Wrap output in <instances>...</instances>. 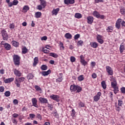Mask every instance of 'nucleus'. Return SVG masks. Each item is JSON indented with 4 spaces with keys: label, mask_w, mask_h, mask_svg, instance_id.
<instances>
[{
    "label": "nucleus",
    "mask_w": 125,
    "mask_h": 125,
    "mask_svg": "<svg viewBox=\"0 0 125 125\" xmlns=\"http://www.w3.org/2000/svg\"><path fill=\"white\" fill-rule=\"evenodd\" d=\"M70 61L71 62H74L76 61V58L75 57L72 56L70 57Z\"/></svg>",
    "instance_id": "nucleus-55"
},
{
    "label": "nucleus",
    "mask_w": 125,
    "mask_h": 125,
    "mask_svg": "<svg viewBox=\"0 0 125 125\" xmlns=\"http://www.w3.org/2000/svg\"><path fill=\"white\" fill-rule=\"evenodd\" d=\"M42 52H43L44 53H49V50H47V49H44V48H42Z\"/></svg>",
    "instance_id": "nucleus-56"
},
{
    "label": "nucleus",
    "mask_w": 125,
    "mask_h": 125,
    "mask_svg": "<svg viewBox=\"0 0 125 125\" xmlns=\"http://www.w3.org/2000/svg\"><path fill=\"white\" fill-rule=\"evenodd\" d=\"M39 100L41 104H46L48 103V100L47 99L43 97L39 98Z\"/></svg>",
    "instance_id": "nucleus-12"
},
{
    "label": "nucleus",
    "mask_w": 125,
    "mask_h": 125,
    "mask_svg": "<svg viewBox=\"0 0 125 125\" xmlns=\"http://www.w3.org/2000/svg\"><path fill=\"white\" fill-rule=\"evenodd\" d=\"M125 45H123V43H122L119 47V50L120 53L122 54L124 52V51L125 50Z\"/></svg>",
    "instance_id": "nucleus-26"
},
{
    "label": "nucleus",
    "mask_w": 125,
    "mask_h": 125,
    "mask_svg": "<svg viewBox=\"0 0 125 125\" xmlns=\"http://www.w3.org/2000/svg\"><path fill=\"white\" fill-rule=\"evenodd\" d=\"M32 105L34 107L36 108H39V105H38V100L36 98H33L32 99Z\"/></svg>",
    "instance_id": "nucleus-15"
},
{
    "label": "nucleus",
    "mask_w": 125,
    "mask_h": 125,
    "mask_svg": "<svg viewBox=\"0 0 125 125\" xmlns=\"http://www.w3.org/2000/svg\"><path fill=\"white\" fill-rule=\"evenodd\" d=\"M104 0H95V3H99V2H104Z\"/></svg>",
    "instance_id": "nucleus-60"
},
{
    "label": "nucleus",
    "mask_w": 125,
    "mask_h": 125,
    "mask_svg": "<svg viewBox=\"0 0 125 125\" xmlns=\"http://www.w3.org/2000/svg\"><path fill=\"white\" fill-rule=\"evenodd\" d=\"M78 80L79 81V82H83V80H84V77H83V75H82L79 76L78 77Z\"/></svg>",
    "instance_id": "nucleus-39"
},
{
    "label": "nucleus",
    "mask_w": 125,
    "mask_h": 125,
    "mask_svg": "<svg viewBox=\"0 0 125 125\" xmlns=\"http://www.w3.org/2000/svg\"><path fill=\"white\" fill-rule=\"evenodd\" d=\"M59 75H60V77H59L56 80V83H61L63 81V74L60 73Z\"/></svg>",
    "instance_id": "nucleus-22"
},
{
    "label": "nucleus",
    "mask_w": 125,
    "mask_h": 125,
    "mask_svg": "<svg viewBox=\"0 0 125 125\" xmlns=\"http://www.w3.org/2000/svg\"><path fill=\"white\" fill-rule=\"evenodd\" d=\"M93 15L95 17H96L97 18H100L101 19H104L105 18V16L103 15H100L99 12L94 11L93 12Z\"/></svg>",
    "instance_id": "nucleus-5"
},
{
    "label": "nucleus",
    "mask_w": 125,
    "mask_h": 125,
    "mask_svg": "<svg viewBox=\"0 0 125 125\" xmlns=\"http://www.w3.org/2000/svg\"><path fill=\"white\" fill-rule=\"evenodd\" d=\"M40 1V4L42 6L43 8H45L46 6V1L44 0H41Z\"/></svg>",
    "instance_id": "nucleus-24"
},
{
    "label": "nucleus",
    "mask_w": 125,
    "mask_h": 125,
    "mask_svg": "<svg viewBox=\"0 0 125 125\" xmlns=\"http://www.w3.org/2000/svg\"><path fill=\"white\" fill-rule=\"evenodd\" d=\"M11 94V93H10V91H6L4 93V95L6 96V97H9V96Z\"/></svg>",
    "instance_id": "nucleus-41"
},
{
    "label": "nucleus",
    "mask_w": 125,
    "mask_h": 125,
    "mask_svg": "<svg viewBox=\"0 0 125 125\" xmlns=\"http://www.w3.org/2000/svg\"><path fill=\"white\" fill-rule=\"evenodd\" d=\"M42 8H43V7L41 6V5H39L37 6V9H38V10H42Z\"/></svg>",
    "instance_id": "nucleus-58"
},
{
    "label": "nucleus",
    "mask_w": 125,
    "mask_h": 125,
    "mask_svg": "<svg viewBox=\"0 0 125 125\" xmlns=\"http://www.w3.org/2000/svg\"><path fill=\"white\" fill-rule=\"evenodd\" d=\"M113 31H114V27L112 26H109L106 28L107 33H113Z\"/></svg>",
    "instance_id": "nucleus-25"
},
{
    "label": "nucleus",
    "mask_w": 125,
    "mask_h": 125,
    "mask_svg": "<svg viewBox=\"0 0 125 125\" xmlns=\"http://www.w3.org/2000/svg\"><path fill=\"white\" fill-rule=\"evenodd\" d=\"M113 91L114 93H115V94H117V93H118V92H119V87H116L115 88H113Z\"/></svg>",
    "instance_id": "nucleus-46"
},
{
    "label": "nucleus",
    "mask_w": 125,
    "mask_h": 125,
    "mask_svg": "<svg viewBox=\"0 0 125 125\" xmlns=\"http://www.w3.org/2000/svg\"><path fill=\"white\" fill-rule=\"evenodd\" d=\"M74 16H75V18H77V19H81V18H82L83 17V15H82V14H81L80 13H75Z\"/></svg>",
    "instance_id": "nucleus-28"
},
{
    "label": "nucleus",
    "mask_w": 125,
    "mask_h": 125,
    "mask_svg": "<svg viewBox=\"0 0 125 125\" xmlns=\"http://www.w3.org/2000/svg\"><path fill=\"white\" fill-rule=\"evenodd\" d=\"M83 43V41L82 40L79 41L77 42V45H80L81 46H82Z\"/></svg>",
    "instance_id": "nucleus-50"
},
{
    "label": "nucleus",
    "mask_w": 125,
    "mask_h": 125,
    "mask_svg": "<svg viewBox=\"0 0 125 125\" xmlns=\"http://www.w3.org/2000/svg\"><path fill=\"white\" fill-rule=\"evenodd\" d=\"M36 116H37V119H39V120H42V115H41V114H40V113H37V114H36Z\"/></svg>",
    "instance_id": "nucleus-48"
},
{
    "label": "nucleus",
    "mask_w": 125,
    "mask_h": 125,
    "mask_svg": "<svg viewBox=\"0 0 125 125\" xmlns=\"http://www.w3.org/2000/svg\"><path fill=\"white\" fill-rule=\"evenodd\" d=\"M111 86L112 88H115L116 87H118V86H117V81H114L112 82H111Z\"/></svg>",
    "instance_id": "nucleus-36"
},
{
    "label": "nucleus",
    "mask_w": 125,
    "mask_h": 125,
    "mask_svg": "<svg viewBox=\"0 0 125 125\" xmlns=\"http://www.w3.org/2000/svg\"><path fill=\"white\" fill-rule=\"evenodd\" d=\"M121 91L122 93H125V87H121Z\"/></svg>",
    "instance_id": "nucleus-61"
},
{
    "label": "nucleus",
    "mask_w": 125,
    "mask_h": 125,
    "mask_svg": "<svg viewBox=\"0 0 125 125\" xmlns=\"http://www.w3.org/2000/svg\"><path fill=\"white\" fill-rule=\"evenodd\" d=\"M75 115H76V111H75V109H73L71 111V116L75 117Z\"/></svg>",
    "instance_id": "nucleus-51"
},
{
    "label": "nucleus",
    "mask_w": 125,
    "mask_h": 125,
    "mask_svg": "<svg viewBox=\"0 0 125 125\" xmlns=\"http://www.w3.org/2000/svg\"><path fill=\"white\" fill-rule=\"evenodd\" d=\"M87 23L88 24H92L93 23V17L91 16H89L87 18Z\"/></svg>",
    "instance_id": "nucleus-21"
},
{
    "label": "nucleus",
    "mask_w": 125,
    "mask_h": 125,
    "mask_svg": "<svg viewBox=\"0 0 125 125\" xmlns=\"http://www.w3.org/2000/svg\"><path fill=\"white\" fill-rule=\"evenodd\" d=\"M49 56H51L52 57H54V58H58V55L56 53H50Z\"/></svg>",
    "instance_id": "nucleus-38"
},
{
    "label": "nucleus",
    "mask_w": 125,
    "mask_h": 125,
    "mask_svg": "<svg viewBox=\"0 0 125 125\" xmlns=\"http://www.w3.org/2000/svg\"><path fill=\"white\" fill-rule=\"evenodd\" d=\"M35 88L37 91H42V88L39 85H35Z\"/></svg>",
    "instance_id": "nucleus-42"
},
{
    "label": "nucleus",
    "mask_w": 125,
    "mask_h": 125,
    "mask_svg": "<svg viewBox=\"0 0 125 125\" xmlns=\"http://www.w3.org/2000/svg\"><path fill=\"white\" fill-rule=\"evenodd\" d=\"M47 104L48 108H49L51 111H52V109H53V105L48 103Z\"/></svg>",
    "instance_id": "nucleus-43"
},
{
    "label": "nucleus",
    "mask_w": 125,
    "mask_h": 125,
    "mask_svg": "<svg viewBox=\"0 0 125 125\" xmlns=\"http://www.w3.org/2000/svg\"><path fill=\"white\" fill-rule=\"evenodd\" d=\"M78 106L79 108H81V107H84V104L82 102H80L78 103Z\"/></svg>",
    "instance_id": "nucleus-47"
},
{
    "label": "nucleus",
    "mask_w": 125,
    "mask_h": 125,
    "mask_svg": "<svg viewBox=\"0 0 125 125\" xmlns=\"http://www.w3.org/2000/svg\"><path fill=\"white\" fill-rule=\"evenodd\" d=\"M60 11V8H57L56 9H53L52 11V15H57L58 14V13Z\"/></svg>",
    "instance_id": "nucleus-18"
},
{
    "label": "nucleus",
    "mask_w": 125,
    "mask_h": 125,
    "mask_svg": "<svg viewBox=\"0 0 125 125\" xmlns=\"http://www.w3.org/2000/svg\"><path fill=\"white\" fill-rule=\"evenodd\" d=\"M2 34V37H3V40L4 41H7L8 40V35L5 29H3L1 32Z\"/></svg>",
    "instance_id": "nucleus-6"
},
{
    "label": "nucleus",
    "mask_w": 125,
    "mask_h": 125,
    "mask_svg": "<svg viewBox=\"0 0 125 125\" xmlns=\"http://www.w3.org/2000/svg\"><path fill=\"white\" fill-rule=\"evenodd\" d=\"M65 4L69 5V4H74L75 3V0H64Z\"/></svg>",
    "instance_id": "nucleus-16"
},
{
    "label": "nucleus",
    "mask_w": 125,
    "mask_h": 125,
    "mask_svg": "<svg viewBox=\"0 0 125 125\" xmlns=\"http://www.w3.org/2000/svg\"><path fill=\"white\" fill-rule=\"evenodd\" d=\"M10 29H14L15 28V25L14 23H10L9 25Z\"/></svg>",
    "instance_id": "nucleus-52"
},
{
    "label": "nucleus",
    "mask_w": 125,
    "mask_h": 125,
    "mask_svg": "<svg viewBox=\"0 0 125 125\" xmlns=\"http://www.w3.org/2000/svg\"><path fill=\"white\" fill-rule=\"evenodd\" d=\"M13 72L15 76H16V77L20 78V77L22 76V73L21 72V71L16 68L13 69Z\"/></svg>",
    "instance_id": "nucleus-9"
},
{
    "label": "nucleus",
    "mask_w": 125,
    "mask_h": 125,
    "mask_svg": "<svg viewBox=\"0 0 125 125\" xmlns=\"http://www.w3.org/2000/svg\"><path fill=\"white\" fill-rule=\"evenodd\" d=\"M41 69L42 70V71H45L48 69L47 65L45 64H42L41 67Z\"/></svg>",
    "instance_id": "nucleus-37"
},
{
    "label": "nucleus",
    "mask_w": 125,
    "mask_h": 125,
    "mask_svg": "<svg viewBox=\"0 0 125 125\" xmlns=\"http://www.w3.org/2000/svg\"><path fill=\"white\" fill-rule=\"evenodd\" d=\"M115 109L117 112H120V111L121 110V107L117 104H115Z\"/></svg>",
    "instance_id": "nucleus-49"
},
{
    "label": "nucleus",
    "mask_w": 125,
    "mask_h": 125,
    "mask_svg": "<svg viewBox=\"0 0 125 125\" xmlns=\"http://www.w3.org/2000/svg\"><path fill=\"white\" fill-rule=\"evenodd\" d=\"M25 81V78L24 77L18 78L15 79L14 81V83L16 84V85L17 87H21V83H23Z\"/></svg>",
    "instance_id": "nucleus-2"
},
{
    "label": "nucleus",
    "mask_w": 125,
    "mask_h": 125,
    "mask_svg": "<svg viewBox=\"0 0 125 125\" xmlns=\"http://www.w3.org/2000/svg\"><path fill=\"white\" fill-rule=\"evenodd\" d=\"M13 103H14V105H18L19 103L18 100L17 99L14 100Z\"/></svg>",
    "instance_id": "nucleus-59"
},
{
    "label": "nucleus",
    "mask_w": 125,
    "mask_h": 125,
    "mask_svg": "<svg viewBox=\"0 0 125 125\" xmlns=\"http://www.w3.org/2000/svg\"><path fill=\"white\" fill-rule=\"evenodd\" d=\"M50 98L53 100H55L56 102H59L60 101V96L59 95L52 94L50 96Z\"/></svg>",
    "instance_id": "nucleus-7"
},
{
    "label": "nucleus",
    "mask_w": 125,
    "mask_h": 125,
    "mask_svg": "<svg viewBox=\"0 0 125 125\" xmlns=\"http://www.w3.org/2000/svg\"><path fill=\"white\" fill-rule=\"evenodd\" d=\"M47 40V37L43 36L41 38V41H46Z\"/></svg>",
    "instance_id": "nucleus-64"
},
{
    "label": "nucleus",
    "mask_w": 125,
    "mask_h": 125,
    "mask_svg": "<svg viewBox=\"0 0 125 125\" xmlns=\"http://www.w3.org/2000/svg\"><path fill=\"white\" fill-rule=\"evenodd\" d=\"M124 104V102L122 100H118V106L119 107H122L123 106V104Z\"/></svg>",
    "instance_id": "nucleus-44"
},
{
    "label": "nucleus",
    "mask_w": 125,
    "mask_h": 125,
    "mask_svg": "<svg viewBox=\"0 0 125 125\" xmlns=\"http://www.w3.org/2000/svg\"><path fill=\"white\" fill-rule=\"evenodd\" d=\"M14 81V78H10L8 79H6L4 80L5 83H12Z\"/></svg>",
    "instance_id": "nucleus-23"
},
{
    "label": "nucleus",
    "mask_w": 125,
    "mask_h": 125,
    "mask_svg": "<svg viewBox=\"0 0 125 125\" xmlns=\"http://www.w3.org/2000/svg\"><path fill=\"white\" fill-rule=\"evenodd\" d=\"M42 17V12H37L35 14V18H41Z\"/></svg>",
    "instance_id": "nucleus-29"
},
{
    "label": "nucleus",
    "mask_w": 125,
    "mask_h": 125,
    "mask_svg": "<svg viewBox=\"0 0 125 125\" xmlns=\"http://www.w3.org/2000/svg\"><path fill=\"white\" fill-rule=\"evenodd\" d=\"M80 62L83 66H86L87 65V62L84 60V56L82 55L80 56Z\"/></svg>",
    "instance_id": "nucleus-8"
},
{
    "label": "nucleus",
    "mask_w": 125,
    "mask_h": 125,
    "mask_svg": "<svg viewBox=\"0 0 125 125\" xmlns=\"http://www.w3.org/2000/svg\"><path fill=\"white\" fill-rule=\"evenodd\" d=\"M105 69L108 76H113L114 74V70H113V68H112L111 66L107 65L105 67Z\"/></svg>",
    "instance_id": "nucleus-4"
},
{
    "label": "nucleus",
    "mask_w": 125,
    "mask_h": 125,
    "mask_svg": "<svg viewBox=\"0 0 125 125\" xmlns=\"http://www.w3.org/2000/svg\"><path fill=\"white\" fill-rule=\"evenodd\" d=\"M64 37L67 40H71V39H72V34H70V33H66L64 35Z\"/></svg>",
    "instance_id": "nucleus-27"
},
{
    "label": "nucleus",
    "mask_w": 125,
    "mask_h": 125,
    "mask_svg": "<svg viewBox=\"0 0 125 125\" xmlns=\"http://www.w3.org/2000/svg\"><path fill=\"white\" fill-rule=\"evenodd\" d=\"M53 115L55 117V118H59V114H58V113H57V111H54V112L53 113Z\"/></svg>",
    "instance_id": "nucleus-45"
},
{
    "label": "nucleus",
    "mask_w": 125,
    "mask_h": 125,
    "mask_svg": "<svg viewBox=\"0 0 125 125\" xmlns=\"http://www.w3.org/2000/svg\"><path fill=\"white\" fill-rule=\"evenodd\" d=\"M18 3H19L18 0H14L13 2H10V3H9V7H11L13 5H17Z\"/></svg>",
    "instance_id": "nucleus-19"
},
{
    "label": "nucleus",
    "mask_w": 125,
    "mask_h": 125,
    "mask_svg": "<svg viewBox=\"0 0 125 125\" xmlns=\"http://www.w3.org/2000/svg\"><path fill=\"white\" fill-rule=\"evenodd\" d=\"M4 87L0 86V92H3V91H4Z\"/></svg>",
    "instance_id": "nucleus-63"
},
{
    "label": "nucleus",
    "mask_w": 125,
    "mask_h": 125,
    "mask_svg": "<svg viewBox=\"0 0 125 125\" xmlns=\"http://www.w3.org/2000/svg\"><path fill=\"white\" fill-rule=\"evenodd\" d=\"M120 12L121 13V14H122L123 15H125V8L124 7H122L120 9Z\"/></svg>",
    "instance_id": "nucleus-40"
},
{
    "label": "nucleus",
    "mask_w": 125,
    "mask_h": 125,
    "mask_svg": "<svg viewBox=\"0 0 125 125\" xmlns=\"http://www.w3.org/2000/svg\"><path fill=\"white\" fill-rule=\"evenodd\" d=\"M97 41L99 43L103 44L104 42V40L102 39V36L100 35H98L97 36Z\"/></svg>",
    "instance_id": "nucleus-14"
},
{
    "label": "nucleus",
    "mask_w": 125,
    "mask_h": 125,
    "mask_svg": "<svg viewBox=\"0 0 125 125\" xmlns=\"http://www.w3.org/2000/svg\"><path fill=\"white\" fill-rule=\"evenodd\" d=\"M39 63V58L36 57L34 59L33 66H37V64Z\"/></svg>",
    "instance_id": "nucleus-30"
},
{
    "label": "nucleus",
    "mask_w": 125,
    "mask_h": 125,
    "mask_svg": "<svg viewBox=\"0 0 125 125\" xmlns=\"http://www.w3.org/2000/svg\"><path fill=\"white\" fill-rule=\"evenodd\" d=\"M13 61L15 65L16 66H19L20 65V56H18V55H14L13 56Z\"/></svg>",
    "instance_id": "nucleus-3"
},
{
    "label": "nucleus",
    "mask_w": 125,
    "mask_h": 125,
    "mask_svg": "<svg viewBox=\"0 0 125 125\" xmlns=\"http://www.w3.org/2000/svg\"><path fill=\"white\" fill-rule=\"evenodd\" d=\"M12 44L15 47H18L19 46V42L15 41H13L12 42Z\"/></svg>",
    "instance_id": "nucleus-31"
},
{
    "label": "nucleus",
    "mask_w": 125,
    "mask_h": 125,
    "mask_svg": "<svg viewBox=\"0 0 125 125\" xmlns=\"http://www.w3.org/2000/svg\"><path fill=\"white\" fill-rule=\"evenodd\" d=\"M51 73V70L49 69L47 71H42L41 73L42 76H43L44 77H45V76H48L49 74Z\"/></svg>",
    "instance_id": "nucleus-20"
},
{
    "label": "nucleus",
    "mask_w": 125,
    "mask_h": 125,
    "mask_svg": "<svg viewBox=\"0 0 125 125\" xmlns=\"http://www.w3.org/2000/svg\"><path fill=\"white\" fill-rule=\"evenodd\" d=\"M2 45H3L5 49L6 50H10L11 49V45L8 43H3V42H1Z\"/></svg>",
    "instance_id": "nucleus-10"
},
{
    "label": "nucleus",
    "mask_w": 125,
    "mask_h": 125,
    "mask_svg": "<svg viewBox=\"0 0 125 125\" xmlns=\"http://www.w3.org/2000/svg\"><path fill=\"white\" fill-rule=\"evenodd\" d=\"M81 37V35L79 34H76L74 36V40H78V39H80V37Z\"/></svg>",
    "instance_id": "nucleus-53"
},
{
    "label": "nucleus",
    "mask_w": 125,
    "mask_h": 125,
    "mask_svg": "<svg viewBox=\"0 0 125 125\" xmlns=\"http://www.w3.org/2000/svg\"><path fill=\"white\" fill-rule=\"evenodd\" d=\"M101 85L103 88V89H105L107 87V84H106V82L105 81H103L101 82Z\"/></svg>",
    "instance_id": "nucleus-33"
},
{
    "label": "nucleus",
    "mask_w": 125,
    "mask_h": 125,
    "mask_svg": "<svg viewBox=\"0 0 125 125\" xmlns=\"http://www.w3.org/2000/svg\"><path fill=\"white\" fill-rule=\"evenodd\" d=\"M92 78L93 79H96L97 78V75H96V73H94L92 74Z\"/></svg>",
    "instance_id": "nucleus-62"
},
{
    "label": "nucleus",
    "mask_w": 125,
    "mask_h": 125,
    "mask_svg": "<svg viewBox=\"0 0 125 125\" xmlns=\"http://www.w3.org/2000/svg\"><path fill=\"white\" fill-rule=\"evenodd\" d=\"M13 124H14L15 125H17V123H18V121L16 119L14 118L12 120Z\"/></svg>",
    "instance_id": "nucleus-54"
},
{
    "label": "nucleus",
    "mask_w": 125,
    "mask_h": 125,
    "mask_svg": "<svg viewBox=\"0 0 125 125\" xmlns=\"http://www.w3.org/2000/svg\"><path fill=\"white\" fill-rule=\"evenodd\" d=\"M29 117L30 119H35V117H36V115H35L34 114H29Z\"/></svg>",
    "instance_id": "nucleus-57"
},
{
    "label": "nucleus",
    "mask_w": 125,
    "mask_h": 125,
    "mask_svg": "<svg viewBox=\"0 0 125 125\" xmlns=\"http://www.w3.org/2000/svg\"><path fill=\"white\" fill-rule=\"evenodd\" d=\"M70 90L73 93H80L83 90V88L78 85L72 84L70 85Z\"/></svg>",
    "instance_id": "nucleus-1"
},
{
    "label": "nucleus",
    "mask_w": 125,
    "mask_h": 125,
    "mask_svg": "<svg viewBox=\"0 0 125 125\" xmlns=\"http://www.w3.org/2000/svg\"><path fill=\"white\" fill-rule=\"evenodd\" d=\"M122 19H118L115 23V27L118 30L121 29V24H122Z\"/></svg>",
    "instance_id": "nucleus-11"
},
{
    "label": "nucleus",
    "mask_w": 125,
    "mask_h": 125,
    "mask_svg": "<svg viewBox=\"0 0 125 125\" xmlns=\"http://www.w3.org/2000/svg\"><path fill=\"white\" fill-rule=\"evenodd\" d=\"M101 95H102L101 92H98L96 95H95L93 98L94 101L97 102V101L100 99V96H101Z\"/></svg>",
    "instance_id": "nucleus-13"
},
{
    "label": "nucleus",
    "mask_w": 125,
    "mask_h": 125,
    "mask_svg": "<svg viewBox=\"0 0 125 125\" xmlns=\"http://www.w3.org/2000/svg\"><path fill=\"white\" fill-rule=\"evenodd\" d=\"M34 77H35V76H34V75H33L31 73L28 74L27 76V78L28 80H33V78H34Z\"/></svg>",
    "instance_id": "nucleus-32"
},
{
    "label": "nucleus",
    "mask_w": 125,
    "mask_h": 125,
    "mask_svg": "<svg viewBox=\"0 0 125 125\" xmlns=\"http://www.w3.org/2000/svg\"><path fill=\"white\" fill-rule=\"evenodd\" d=\"M90 46L93 47V48H97L98 47V43L95 42H92L90 43Z\"/></svg>",
    "instance_id": "nucleus-17"
},
{
    "label": "nucleus",
    "mask_w": 125,
    "mask_h": 125,
    "mask_svg": "<svg viewBox=\"0 0 125 125\" xmlns=\"http://www.w3.org/2000/svg\"><path fill=\"white\" fill-rule=\"evenodd\" d=\"M30 9V7H29V6L28 5H25L24 6L22 10H23V12H27V11H28V10H29Z\"/></svg>",
    "instance_id": "nucleus-35"
},
{
    "label": "nucleus",
    "mask_w": 125,
    "mask_h": 125,
    "mask_svg": "<svg viewBox=\"0 0 125 125\" xmlns=\"http://www.w3.org/2000/svg\"><path fill=\"white\" fill-rule=\"evenodd\" d=\"M21 49L22 54H26L28 52V49L26 46H23Z\"/></svg>",
    "instance_id": "nucleus-34"
}]
</instances>
